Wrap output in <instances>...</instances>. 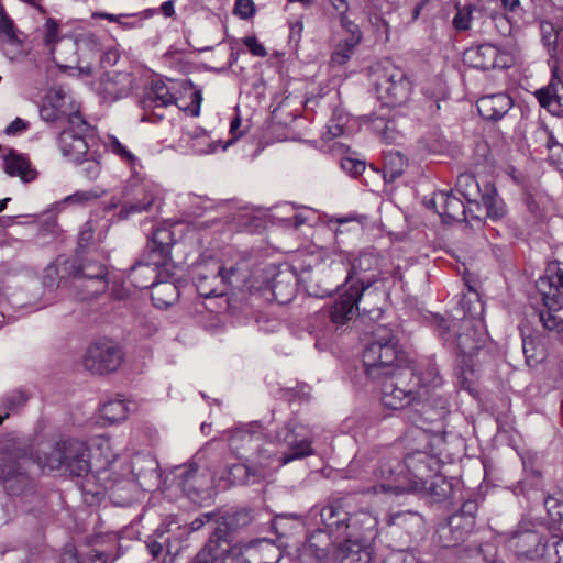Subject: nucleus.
<instances>
[{
    "instance_id": "obj_1",
    "label": "nucleus",
    "mask_w": 563,
    "mask_h": 563,
    "mask_svg": "<svg viewBox=\"0 0 563 563\" xmlns=\"http://www.w3.org/2000/svg\"><path fill=\"white\" fill-rule=\"evenodd\" d=\"M400 349L393 331L378 325L373 331V341L363 352V366L367 378L380 385L382 402L385 407L401 409L423 394L413 383L411 368L398 367Z\"/></svg>"
},
{
    "instance_id": "obj_2",
    "label": "nucleus",
    "mask_w": 563,
    "mask_h": 563,
    "mask_svg": "<svg viewBox=\"0 0 563 563\" xmlns=\"http://www.w3.org/2000/svg\"><path fill=\"white\" fill-rule=\"evenodd\" d=\"M321 518L331 531L341 538L333 553V563H371L368 543L375 536L376 519L368 511L350 514L333 501L321 511Z\"/></svg>"
},
{
    "instance_id": "obj_3",
    "label": "nucleus",
    "mask_w": 563,
    "mask_h": 563,
    "mask_svg": "<svg viewBox=\"0 0 563 563\" xmlns=\"http://www.w3.org/2000/svg\"><path fill=\"white\" fill-rule=\"evenodd\" d=\"M175 243L170 229L159 227L147 241L145 252L129 269L128 278L135 288H150L162 276H169L167 266L172 260V247Z\"/></svg>"
},
{
    "instance_id": "obj_4",
    "label": "nucleus",
    "mask_w": 563,
    "mask_h": 563,
    "mask_svg": "<svg viewBox=\"0 0 563 563\" xmlns=\"http://www.w3.org/2000/svg\"><path fill=\"white\" fill-rule=\"evenodd\" d=\"M431 324L443 346L462 356L466 365V358L477 353L486 341L483 321L457 319V316L446 319L441 314H433Z\"/></svg>"
},
{
    "instance_id": "obj_5",
    "label": "nucleus",
    "mask_w": 563,
    "mask_h": 563,
    "mask_svg": "<svg viewBox=\"0 0 563 563\" xmlns=\"http://www.w3.org/2000/svg\"><path fill=\"white\" fill-rule=\"evenodd\" d=\"M37 465V456L25 442L4 438L0 440V483L9 495H20L30 485L27 468Z\"/></svg>"
},
{
    "instance_id": "obj_6",
    "label": "nucleus",
    "mask_w": 563,
    "mask_h": 563,
    "mask_svg": "<svg viewBox=\"0 0 563 563\" xmlns=\"http://www.w3.org/2000/svg\"><path fill=\"white\" fill-rule=\"evenodd\" d=\"M542 307L538 310L539 320L550 336L563 338V265L551 263L545 274L536 283Z\"/></svg>"
},
{
    "instance_id": "obj_7",
    "label": "nucleus",
    "mask_w": 563,
    "mask_h": 563,
    "mask_svg": "<svg viewBox=\"0 0 563 563\" xmlns=\"http://www.w3.org/2000/svg\"><path fill=\"white\" fill-rule=\"evenodd\" d=\"M269 437L272 442L285 446L279 455L269 449L265 454L266 457L272 460V466L275 471L294 461L314 454L311 430L297 418L286 420Z\"/></svg>"
},
{
    "instance_id": "obj_8",
    "label": "nucleus",
    "mask_w": 563,
    "mask_h": 563,
    "mask_svg": "<svg viewBox=\"0 0 563 563\" xmlns=\"http://www.w3.org/2000/svg\"><path fill=\"white\" fill-rule=\"evenodd\" d=\"M37 466L42 471L62 470L69 476L85 477L91 471L89 449L77 439L60 440L49 452L37 455Z\"/></svg>"
},
{
    "instance_id": "obj_9",
    "label": "nucleus",
    "mask_w": 563,
    "mask_h": 563,
    "mask_svg": "<svg viewBox=\"0 0 563 563\" xmlns=\"http://www.w3.org/2000/svg\"><path fill=\"white\" fill-rule=\"evenodd\" d=\"M374 87L378 100L386 107L406 103L412 89L406 71L390 63L375 74Z\"/></svg>"
},
{
    "instance_id": "obj_10",
    "label": "nucleus",
    "mask_w": 563,
    "mask_h": 563,
    "mask_svg": "<svg viewBox=\"0 0 563 563\" xmlns=\"http://www.w3.org/2000/svg\"><path fill=\"white\" fill-rule=\"evenodd\" d=\"M68 126L58 135L57 142L62 155L73 163L81 162L89 152V139L93 135V128L79 112L68 115Z\"/></svg>"
},
{
    "instance_id": "obj_11",
    "label": "nucleus",
    "mask_w": 563,
    "mask_h": 563,
    "mask_svg": "<svg viewBox=\"0 0 563 563\" xmlns=\"http://www.w3.org/2000/svg\"><path fill=\"white\" fill-rule=\"evenodd\" d=\"M379 484L363 488L362 493L374 494H394L402 495L409 494V476L405 472L404 462L396 456H384L374 471Z\"/></svg>"
},
{
    "instance_id": "obj_12",
    "label": "nucleus",
    "mask_w": 563,
    "mask_h": 563,
    "mask_svg": "<svg viewBox=\"0 0 563 563\" xmlns=\"http://www.w3.org/2000/svg\"><path fill=\"white\" fill-rule=\"evenodd\" d=\"M541 521L523 518L512 533L510 543L519 559L537 560L544 556L545 542Z\"/></svg>"
},
{
    "instance_id": "obj_13",
    "label": "nucleus",
    "mask_w": 563,
    "mask_h": 563,
    "mask_svg": "<svg viewBox=\"0 0 563 563\" xmlns=\"http://www.w3.org/2000/svg\"><path fill=\"white\" fill-rule=\"evenodd\" d=\"M373 294H362L355 288L349 286L347 290L341 295L330 307L329 317L338 325L344 324L358 312V316L366 317L369 320L379 319L383 314L382 309H368L364 303L367 297Z\"/></svg>"
},
{
    "instance_id": "obj_14",
    "label": "nucleus",
    "mask_w": 563,
    "mask_h": 563,
    "mask_svg": "<svg viewBox=\"0 0 563 563\" xmlns=\"http://www.w3.org/2000/svg\"><path fill=\"white\" fill-rule=\"evenodd\" d=\"M243 457L245 459V462L227 467L225 476H221L219 482L224 481L229 486L251 485L258 483L265 476L275 471L272 466V460L266 457V455H261V452H257L255 455H245Z\"/></svg>"
},
{
    "instance_id": "obj_15",
    "label": "nucleus",
    "mask_w": 563,
    "mask_h": 563,
    "mask_svg": "<svg viewBox=\"0 0 563 563\" xmlns=\"http://www.w3.org/2000/svg\"><path fill=\"white\" fill-rule=\"evenodd\" d=\"M77 271L76 287L82 289L81 299L97 298L106 292L109 286V272L106 265L89 257H81L77 253Z\"/></svg>"
},
{
    "instance_id": "obj_16",
    "label": "nucleus",
    "mask_w": 563,
    "mask_h": 563,
    "mask_svg": "<svg viewBox=\"0 0 563 563\" xmlns=\"http://www.w3.org/2000/svg\"><path fill=\"white\" fill-rule=\"evenodd\" d=\"M378 257L373 251H361L350 260L345 283L362 294H373L372 286L378 280Z\"/></svg>"
},
{
    "instance_id": "obj_17",
    "label": "nucleus",
    "mask_w": 563,
    "mask_h": 563,
    "mask_svg": "<svg viewBox=\"0 0 563 563\" xmlns=\"http://www.w3.org/2000/svg\"><path fill=\"white\" fill-rule=\"evenodd\" d=\"M175 479L194 503H202L212 496L214 478L207 471L201 472L195 462L178 466Z\"/></svg>"
},
{
    "instance_id": "obj_18",
    "label": "nucleus",
    "mask_w": 563,
    "mask_h": 563,
    "mask_svg": "<svg viewBox=\"0 0 563 563\" xmlns=\"http://www.w3.org/2000/svg\"><path fill=\"white\" fill-rule=\"evenodd\" d=\"M123 360L120 346L111 340H99L91 344L84 357V365L96 374H109L119 368Z\"/></svg>"
},
{
    "instance_id": "obj_19",
    "label": "nucleus",
    "mask_w": 563,
    "mask_h": 563,
    "mask_svg": "<svg viewBox=\"0 0 563 563\" xmlns=\"http://www.w3.org/2000/svg\"><path fill=\"white\" fill-rule=\"evenodd\" d=\"M261 424L252 422L232 430L229 437V445L241 459L245 455H255L257 452L265 455L268 449L263 446Z\"/></svg>"
},
{
    "instance_id": "obj_20",
    "label": "nucleus",
    "mask_w": 563,
    "mask_h": 563,
    "mask_svg": "<svg viewBox=\"0 0 563 563\" xmlns=\"http://www.w3.org/2000/svg\"><path fill=\"white\" fill-rule=\"evenodd\" d=\"M402 462L409 476V486H412L410 492H421L426 488L427 478L431 477L438 466V461L422 451L408 454Z\"/></svg>"
},
{
    "instance_id": "obj_21",
    "label": "nucleus",
    "mask_w": 563,
    "mask_h": 563,
    "mask_svg": "<svg viewBox=\"0 0 563 563\" xmlns=\"http://www.w3.org/2000/svg\"><path fill=\"white\" fill-rule=\"evenodd\" d=\"M465 59L477 69L488 70L494 68H508L512 64V57L493 44H482L471 47L465 52Z\"/></svg>"
},
{
    "instance_id": "obj_22",
    "label": "nucleus",
    "mask_w": 563,
    "mask_h": 563,
    "mask_svg": "<svg viewBox=\"0 0 563 563\" xmlns=\"http://www.w3.org/2000/svg\"><path fill=\"white\" fill-rule=\"evenodd\" d=\"M194 284L198 294L205 298L224 295L223 279H221V264L209 261L199 265L194 275Z\"/></svg>"
},
{
    "instance_id": "obj_23",
    "label": "nucleus",
    "mask_w": 563,
    "mask_h": 563,
    "mask_svg": "<svg viewBox=\"0 0 563 563\" xmlns=\"http://www.w3.org/2000/svg\"><path fill=\"white\" fill-rule=\"evenodd\" d=\"M341 538L328 527L327 530L317 529L308 538L305 553L316 559L317 563H333V553Z\"/></svg>"
},
{
    "instance_id": "obj_24",
    "label": "nucleus",
    "mask_w": 563,
    "mask_h": 563,
    "mask_svg": "<svg viewBox=\"0 0 563 563\" xmlns=\"http://www.w3.org/2000/svg\"><path fill=\"white\" fill-rule=\"evenodd\" d=\"M161 188L154 183H144L137 188L134 197L122 205L118 213L120 220L129 219L134 214L147 212L159 199Z\"/></svg>"
},
{
    "instance_id": "obj_25",
    "label": "nucleus",
    "mask_w": 563,
    "mask_h": 563,
    "mask_svg": "<svg viewBox=\"0 0 563 563\" xmlns=\"http://www.w3.org/2000/svg\"><path fill=\"white\" fill-rule=\"evenodd\" d=\"M473 529L470 521H463L461 516L452 515L445 522L439 525L437 530L439 545L445 549L455 548L467 539Z\"/></svg>"
},
{
    "instance_id": "obj_26",
    "label": "nucleus",
    "mask_w": 563,
    "mask_h": 563,
    "mask_svg": "<svg viewBox=\"0 0 563 563\" xmlns=\"http://www.w3.org/2000/svg\"><path fill=\"white\" fill-rule=\"evenodd\" d=\"M253 519L250 509H239L225 512L213 529L214 536L223 542H232L234 534L251 523Z\"/></svg>"
},
{
    "instance_id": "obj_27",
    "label": "nucleus",
    "mask_w": 563,
    "mask_h": 563,
    "mask_svg": "<svg viewBox=\"0 0 563 563\" xmlns=\"http://www.w3.org/2000/svg\"><path fill=\"white\" fill-rule=\"evenodd\" d=\"M158 462L150 454L136 453L131 459L133 479L143 489H151L158 479Z\"/></svg>"
},
{
    "instance_id": "obj_28",
    "label": "nucleus",
    "mask_w": 563,
    "mask_h": 563,
    "mask_svg": "<svg viewBox=\"0 0 563 563\" xmlns=\"http://www.w3.org/2000/svg\"><path fill=\"white\" fill-rule=\"evenodd\" d=\"M438 199L441 211H439V216L445 218V221H464L467 220V216L470 214L471 219H475L481 221V216L474 214L473 206L468 205L467 207L464 202L451 195L446 191H438Z\"/></svg>"
},
{
    "instance_id": "obj_29",
    "label": "nucleus",
    "mask_w": 563,
    "mask_h": 563,
    "mask_svg": "<svg viewBox=\"0 0 563 563\" xmlns=\"http://www.w3.org/2000/svg\"><path fill=\"white\" fill-rule=\"evenodd\" d=\"M298 277L295 271H278L272 279V294L278 305L289 303L296 296Z\"/></svg>"
},
{
    "instance_id": "obj_30",
    "label": "nucleus",
    "mask_w": 563,
    "mask_h": 563,
    "mask_svg": "<svg viewBox=\"0 0 563 563\" xmlns=\"http://www.w3.org/2000/svg\"><path fill=\"white\" fill-rule=\"evenodd\" d=\"M476 106L483 119L498 121L511 109L512 100L506 93H495L479 98Z\"/></svg>"
},
{
    "instance_id": "obj_31",
    "label": "nucleus",
    "mask_w": 563,
    "mask_h": 563,
    "mask_svg": "<svg viewBox=\"0 0 563 563\" xmlns=\"http://www.w3.org/2000/svg\"><path fill=\"white\" fill-rule=\"evenodd\" d=\"M413 372V383L417 384V389H419L423 396L431 389L435 391L443 384L439 367L433 358L422 361L417 371Z\"/></svg>"
},
{
    "instance_id": "obj_32",
    "label": "nucleus",
    "mask_w": 563,
    "mask_h": 563,
    "mask_svg": "<svg viewBox=\"0 0 563 563\" xmlns=\"http://www.w3.org/2000/svg\"><path fill=\"white\" fill-rule=\"evenodd\" d=\"M168 277L167 275L162 276L150 287L151 299L158 309H167L179 298L178 287L174 282L168 280Z\"/></svg>"
},
{
    "instance_id": "obj_33",
    "label": "nucleus",
    "mask_w": 563,
    "mask_h": 563,
    "mask_svg": "<svg viewBox=\"0 0 563 563\" xmlns=\"http://www.w3.org/2000/svg\"><path fill=\"white\" fill-rule=\"evenodd\" d=\"M3 162L4 170L11 177L16 176L20 177L22 181L30 183L37 176V172L31 167L29 158L23 154L16 153L13 148L9 150Z\"/></svg>"
},
{
    "instance_id": "obj_34",
    "label": "nucleus",
    "mask_w": 563,
    "mask_h": 563,
    "mask_svg": "<svg viewBox=\"0 0 563 563\" xmlns=\"http://www.w3.org/2000/svg\"><path fill=\"white\" fill-rule=\"evenodd\" d=\"M479 200L485 207L486 219L492 222H500L506 219L508 213L507 207L492 183L484 185L483 196Z\"/></svg>"
},
{
    "instance_id": "obj_35",
    "label": "nucleus",
    "mask_w": 563,
    "mask_h": 563,
    "mask_svg": "<svg viewBox=\"0 0 563 563\" xmlns=\"http://www.w3.org/2000/svg\"><path fill=\"white\" fill-rule=\"evenodd\" d=\"M255 548L273 550V541L267 538H256L247 542L236 543L223 553L222 563H251L244 556V552Z\"/></svg>"
},
{
    "instance_id": "obj_36",
    "label": "nucleus",
    "mask_w": 563,
    "mask_h": 563,
    "mask_svg": "<svg viewBox=\"0 0 563 563\" xmlns=\"http://www.w3.org/2000/svg\"><path fill=\"white\" fill-rule=\"evenodd\" d=\"M177 97L162 80H154L151 85L150 91L146 93L143 106L145 109L154 107H168L176 102Z\"/></svg>"
},
{
    "instance_id": "obj_37",
    "label": "nucleus",
    "mask_w": 563,
    "mask_h": 563,
    "mask_svg": "<svg viewBox=\"0 0 563 563\" xmlns=\"http://www.w3.org/2000/svg\"><path fill=\"white\" fill-rule=\"evenodd\" d=\"M455 189L468 205L479 208V199L483 196L484 187H481L473 174H460L455 183Z\"/></svg>"
},
{
    "instance_id": "obj_38",
    "label": "nucleus",
    "mask_w": 563,
    "mask_h": 563,
    "mask_svg": "<svg viewBox=\"0 0 563 563\" xmlns=\"http://www.w3.org/2000/svg\"><path fill=\"white\" fill-rule=\"evenodd\" d=\"M418 400L423 401L422 410L429 421L443 419L450 412V399L444 395L434 393L429 396L428 393Z\"/></svg>"
},
{
    "instance_id": "obj_39",
    "label": "nucleus",
    "mask_w": 563,
    "mask_h": 563,
    "mask_svg": "<svg viewBox=\"0 0 563 563\" xmlns=\"http://www.w3.org/2000/svg\"><path fill=\"white\" fill-rule=\"evenodd\" d=\"M430 497L433 501L440 503L448 499L453 493V484L442 475H431L427 478L426 488L415 492Z\"/></svg>"
},
{
    "instance_id": "obj_40",
    "label": "nucleus",
    "mask_w": 563,
    "mask_h": 563,
    "mask_svg": "<svg viewBox=\"0 0 563 563\" xmlns=\"http://www.w3.org/2000/svg\"><path fill=\"white\" fill-rule=\"evenodd\" d=\"M540 31L542 43L547 47L550 56L555 59V62H559L563 54V46L559 43L560 30L551 22L543 21L541 22Z\"/></svg>"
},
{
    "instance_id": "obj_41",
    "label": "nucleus",
    "mask_w": 563,
    "mask_h": 563,
    "mask_svg": "<svg viewBox=\"0 0 563 563\" xmlns=\"http://www.w3.org/2000/svg\"><path fill=\"white\" fill-rule=\"evenodd\" d=\"M462 316L457 319H471L473 322L482 321L481 317L484 312V305L482 303L477 292L463 295L459 301Z\"/></svg>"
},
{
    "instance_id": "obj_42",
    "label": "nucleus",
    "mask_w": 563,
    "mask_h": 563,
    "mask_svg": "<svg viewBox=\"0 0 563 563\" xmlns=\"http://www.w3.org/2000/svg\"><path fill=\"white\" fill-rule=\"evenodd\" d=\"M541 107L547 108L556 115H563V97L559 95L556 86L550 84L536 92Z\"/></svg>"
},
{
    "instance_id": "obj_43",
    "label": "nucleus",
    "mask_w": 563,
    "mask_h": 563,
    "mask_svg": "<svg viewBox=\"0 0 563 563\" xmlns=\"http://www.w3.org/2000/svg\"><path fill=\"white\" fill-rule=\"evenodd\" d=\"M407 167L406 157L399 152H389L385 156L383 177L385 181L393 183L400 177Z\"/></svg>"
},
{
    "instance_id": "obj_44",
    "label": "nucleus",
    "mask_w": 563,
    "mask_h": 563,
    "mask_svg": "<svg viewBox=\"0 0 563 563\" xmlns=\"http://www.w3.org/2000/svg\"><path fill=\"white\" fill-rule=\"evenodd\" d=\"M250 274L243 265H233L229 268H224L221 265V279H223L224 294L229 287L242 288L246 285Z\"/></svg>"
},
{
    "instance_id": "obj_45",
    "label": "nucleus",
    "mask_w": 563,
    "mask_h": 563,
    "mask_svg": "<svg viewBox=\"0 0 563 563\" xmlns=\"http://www.w3.org/2000/svg\"><path fill=\"white\" fill-rule=\"evenodd\" d=\"M48 272L59 273V282L57 287H59L62 283L66 282L68 278H73L76 282L78 273L77 256L74 258H68L65 255L57 256L55 261L48 265Z\"/></svg>"
},
{
    "instance_id": "obj_46",
    "label": "nucleus",
    "mask_w": 563,
    "mask_h": 563,
    "mask_svg": "<svg viewBox=\"0 0 563 563\" xmlns=\"http://www.w3.org/2000/svg\"><path fill=\"white\" fill-rule=\"evenodd\" d=\"M0 41L10 45L21 46L22 41L18 37V29L14 21L5 11L4 5L0 2Z\"/></svg>"
},
{
    "instance_id": "obj_47",
    "label": "nucleus",
    "mask_w": 563,
    "mask_h": 563,
    "mask_svg": "<svg viewBox=\"0 0 563 563\" xmlns=\"http://www.w3.org/2000/svg\"><path fill=\"white\" fill-rule=\"evenodd\" d=\"M522 352L525 355L526 364L530 368L537 367L544 361L547 356L544 349L538 344L536 339L532 336L522 338Z\"/></svg>"
},
{
    "instance_id": "obj_48",
    "label": "nucleus",
    "mask_w": 563,
    "mask_h": 563,
    "mask_svg": "<svg viewBox=\"0 0 563 563\" xmlns=\"http://www.w3.org/2000/svg\"><path fill=\"white\" fill-rule=\"evenodd\" d=\"M29 395L23 389H12L5 393L0 400V409L3 411L18 412L29 400Z\"/></svg>"
},
{
    "instance_id": "obj_49",
    "label": "nucleus",
    "mask_w": 563,
    "mask_h": 563,
    "mask_svg": "<svg viewBox=\"0 0 563 563\" xmlns=\"http://www.w3.org/2000/svg\"><path fill=\"white\" fill-rule=\"evenodd\" d=\"M129 408L123 400H109L101 408V417L110 423H118L126 419Z\"/></svg>"
},
{
    "instance_id": "obj_50",
    "label": "nucleus",
    "mask_w": 563,
    "mask_h": 563,
    "mask_svg": "<svg viewBox=\"0 0 563 563\" xmlns=\"http://www.w3.org/2000/svg\"><path fill=\"white\" fill-rule=\"evenodd\" d=\"M361 42H357V38L354 40H343L341 41L335 49L333 51L330 63L332 66H343L345 65L351 56L354 53V49Z\"/></svg>"
},
{
    "instance_id": "obj_51",
    "label": "nucleus",
    "mask_w": 563,
    "mask_h": 563,
    "mask_svg": "<svg viewBox=\"0 0 563 563\" xmlns=\"http://www.w3.org/2000/svg\"><path fill=\"white\" fill-rule=\"evenodd\" d=\"M128 74L122 73H113V74H107L106 79L103 80L104 91L106 93L113 97L114 100L120 99L128 95L129 92V86L123 85L119 89H115L114 86L117 84H121L124 81L129 82Z\"/></svg>"
},
{
    "instance_id": "obj_52",
    "label": "nucleus",
    "mask_w": 563,
    "mask_h": 563,
    "mask_svg": "<svg viewBox=\"0 0 563 563\" xmlns=\"http://www.w3.org/2000/svg\"><path fill=\"white\" fill-rule=\"evenodd\" d=\"M223 540L218 539L214 532L209 537L208 542L205 547L196 554L194 563H216L220 553L219 545Z\"/></svg>"
},
{
    "instance_id": "obj_53",
    "label": "nucleus",
    "mask_w": 563,
    "mask_h": 563,
    "mask_svg": "<svg viewBox=\"0 0 563 563\" xmlns=\"http://www.w3.org/2000/svg\"><path fill=\"white\" fill-rule=\"evenodd\" d=\"M100 157L99 153L89 151L88 155L84 156L81 162L78 163L81 164V173L87 179L95 180L99 177L101 172Z\"/></svg>"
},
{
    "instance_id": "obj_54",
    "label": "nucleus",
    "mask_w": 563,
    "mask_h": 563,
    "mask_svg": "<svg viewBox=\"0 0 563 563\" xmlns=\"http://www.w3.org/2000/svg\"><path fill=\"white\" fill-rule=\"evenodd\" d=\"M104 146L114 155L119 156L122 161L134 165L137 162V157L129 151L117 136L108 134L103 141Z\"/></svg>"
},
{
    "instance_id": "obj_55",
    "label": "nucleus",
    "mask_w": 563,
    "mask_h": 563,
    "mask_svg": "<svg viewBox=\"0 0 563 563\" xmlns=\"http://www.w3.org/2000/svg\"><path fill=\"white\" fill-rule=\"evenodd\" d=\"M373 131L388 142L396 140V125L393 120L386 119L384 115H374L372 120Z\"/></svg>"
},
{
    "instance_id": "obj_56",
    "label": "nucleus",
    "mask_w": 563,
    "mask_h": 563,
    "mask_svg": "<svg viewBox=\"0 0 563 563\" xmlns=\"http://www.w3.org/2000/svg\"><path fill=\"white\" fill-rule=\"evenodd\" d=\"M43 38L46 46H49L51 54H54L55 45L62 40L57 20L48 18L43 25Z\"/></svg>"
},
{
    "instance_id": "obj_57",
    "label": "nucleus",
    "mask_w": 563,
    "mask_h": 563,
    "mask_svg": "<svg viewBox=\"0 0 563 563\" xmlns=\"http://www.w3.org/2000/svg\"><path fill=\"white\" fill-rule=\"evenodd\" d=\"M543 559L548 563H563V538L553 536L551 540L545 541Z\"/></svg>"
},
{
    "instance_id": "obj_58",
    "label": "nucleus",
    "mask_w": 563,
    "mask_h": 563,
    "mask_svg": "<svg viewBox=\"0 0 563 563\" xmlns=\"http://www.w3.org/2000/svg\"><path fill=\"white\" fill-rule=\"evenodd\" d=\"M104 194V190L99 187L89 190H78L64 199L66 203L85 206L90 201L97 200Z\"/></svg>"
},
{
    "instance_id": "obj_59",
    "label": "nucleus",
    "mask_w": 563,
    "mask_h": 563,
    "mask_svg": "<svg viewBox=\"0 0 563 563\" xmlns=\"http://www.w3.org/2000/svg\"><path fill=\"white\" fill-rule=\"evenodd\" d=\"M338 1L340 2V5L335 4V8L338 10L340 8H343V10L340 12L341 26L350 34V36L346 40L357 38V42H361L362 33L360 31L358 25L355 24L353 21H351L346 15V10H347L346 1L345 0H338Z\"/></svg>"
},
{
    "instance_id": "obj_60",
    "label": "nucleus",
    "mask_w": 563,
    "mask_h": 563,
    "mask_svg": "<svg viewBox=\"0 0 563 563\" xmlns=\"http://www.w3.org/2000/svg\"><path fill=\"white\" fill-rule=\"evenodd\" d=\"M475 9L474 5L457 7V12L453 18V26L457 31H466L471 27L472 12Z\"/></svg>"
},
{
    "instance_id": "obj_61",
    "label": "nucleus",
    "mask_w": 563,
    "mask_h": 563,
    "mask_svg": "<svg viewBox=\"0 0 563 563\" xmlns=\"http://www.w3.org/2000/svg\"><path fill=\"white\" fill-rule=\"evenodd\" d=\"M477 510V501L474 499H467L462 504L460 510L453 514V516H461L463 521H470V526L474 528Z\"/></svg>"
},
{
    "instance_id": "obj_62",
    "label": "nucleus",
    "mask_w": 563,
    "mask_h": 563,
    "mask_svg": "<svg viewBox=\"0 0 563 563\" xmlns=\"http://www.w3.org/2000/svg\"><path fill=\"white\" fill-rule=\"evenodd\" d=\"M341 168L350 176L357 177L361 175L366 167V164L362 159H356L352 157H343L341 159Z\"/></svg>"
},
{
    "instance_id": "obj_63",
    "label": "nucleus",
    "mask_w": 563,
    "mask_h": 563,
    "mask_svg": "<svg viewBox=\"0 0 563 563\" xmlns=\"http://www.w3.org/2000/svg\"><path fill=\"white\" fill-rule=\"evenodd\" d=\"M544 506L548 510V515L554 522L563 521V503H559L556 498L548 497L544 500Z\"/></svg>"
},
{
    "instance_id": "obj_64",
    "label": "nucleus",
    "mask_w": 563,
    "mask_h": 563,
    "mask_svg": "<svg viewBox=\"0 0 563 563\" xmlns=\"http://www.w3.org/2000/svg\"><path fill=\"white\" fill-rule=\"evenodd\" d=\"M233 13L243 20H249L255 13V4L252 0H236Z\"/></svg>"
}]
</instances>
